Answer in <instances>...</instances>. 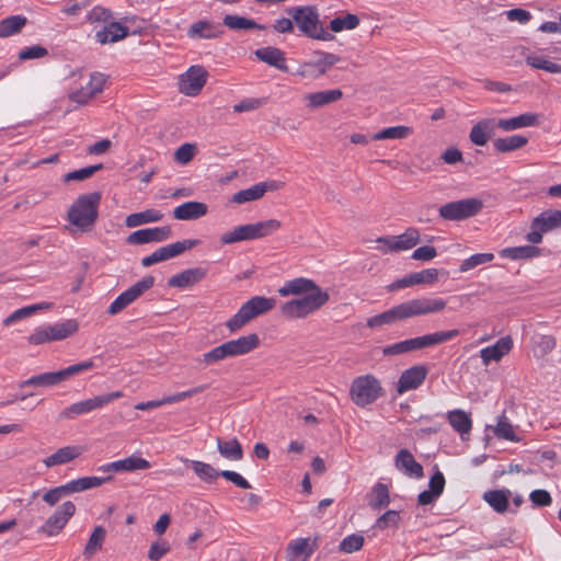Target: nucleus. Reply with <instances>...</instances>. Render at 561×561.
<instances>
[{"label":"nucleus","instance_id":"1","mask_svg":"<svg viewBox=\"0 0 561 561\" xmlns=\"http://www.w3.org/2000/svg\"><path fill=\"white\" fill-rule=\"evenodd\" d=\"M446 300L433 297H419L401 302L392 308L370 317L367 320V327L380 328L382 325L393 324L398 321H404L410 318L438 313L446 308Z\"/></svg>","mask_w":561,"mask_h":561},{"label":"nucleus","instance_id":"2","mask_svg":"<svg viewBox=\"0 0 561 561\" xmlns=\"http://www.w3.org/2000/svg\"><path fill=\"white\" fill-rule=\"evenodd\" d=\"M101 193L91 192L82 194L70 206L67 220L80 232H89L93 229L98 217Z\"/></svg>","mask_w":561,"mask_h":561},{"label":"nucleus","instance_id":"3","mask_svg":"<svg viewBox=\"0 0 561 561\" xmlns=\"http://www.w3.org/2000/svg\"><path fill=\"white\" fill-rule=\"evenodd\" d=\"M299 32L312 39L330 42L335 36L327 31L320 20L316 5L293 7L287 9Z\"/></svg>","mask_w":561,"mask_h":561},{"label":"nucleus","instance_id":"4","mask_svg":"<svg viewBox=\"0 0 561 561\" xmlns=\"http://www.w3.org/2000/svg\"><path fill=\"white\" fill-rule=\"evenodd\" d=\"M275 305L274 298L254 296L239 308L237 313L226 322V327L230 332H236L254 318L272 310Z\"/></svg>","mask_w":561,"mask_h":561},{"label":"nucleus","instance_id":"5","mask_svg":"<svg viewBox=\"0 0 561 561\" xmlns=\"http://www.w3.org/2000/svg\"><path fill=\"white\" fill-rule=\"evenodd\" d=\"M93 367H94V363L91 359L84 360V362L68 366L66 368H62L60 370L47 371V373L32 376V377L27 378L26 380L20 382L19 387L20 388L54 387V386H57V385L61 383L62 381L69 379L70 377L79 375L89 369H92Z\"/></svg>","mask_w":561,"mask_h":561},{"label":"nucleus","instance_id":"6","mask_svg":"<svg viewBox=\"0 0 561 561\" xmlns=\"http://www.w3.org/2000/svg\"><path fill=\"white\" fill-rule=\"evenodd\" d=\"M112 480V476L106 477H82L71 480L66 484L53 488L44 493L43 501L49 506L57 504L62 497L72 493L83 492L93 488H98Z\"/></svg>","mask_w":561,"mask_h":561},{"label":"nucleus","instance_id":"7","mask_svg":"<svg viewBox=\"0 0 561 561\" xmlns=\"http://www.w3.org/2000/svg\"><path fill=\"white\" fill-rule=\"evenodd\" d=\"M328 291L306 295L298 299H291L280 306V313L288 319H301L319 310L329 301Z\"/></svg>","mask_w":561,"mask_h":561},{"label":"nucleus","instance_id":"8","mask_svg":"<svg viewBox=\"0 0 561 561\" xmlns=\"http://www.w3.org/2000/svg\"><path fill=\"white\" fill-rule=\"evenodd\" d=\"M382 396L380 381L370 374L356 377L351 385V400L360 408H365Z\"/></svg>","mask_w":561,"mask_h":561},{"label":"nucleus","instance_id":"9","mask_svg":"<svg viewBox=\"0 0 561 561\" xmlns=\"http://www.w3.org/2000/svg\"><path fill=\"white\" fill-rule=\"evenodd\" d=\"M78 329L79 324L77 320L69 319L62 322L38 327L34 330V332L28 336L27 340L28 343L33 345H39L53 341H60L75 334L78 331Z\"/></svg>","mask_w":561,"mask_h":561},{"label":"nucleus","instance_id":"10","mask_svg":"<svg viewBox=\"0 0 561 561\" xmlns=\"http://www.w3.org/2000/svg\"><path fill=\"white\" fill-rule=\"evenodd\" d=\"M483 208V202L477 197L454 201L438 208L439 216L449 221H461L478 215Z\"/></svg>","mask_w":561,"mask_h":561},{"label":"nucleus","instance_id":"11","mask_svg":"<svg viewBox=\"0 0 561 561\" xmlns=\"http://www.w3.org/2000/svg\"><path fill=\"white\" fill-rule=\"evenodd\" d=\"M124 393L122 391H113L108 393L99 394L94 398L85 399L79 402H75L64 409L59 417L64 420H71L79 415L88 414L92 411L104 408L110 404L114 400L123 398Z\"/></svg>","mask_w":561,"mask_h":561},{"label":"nucleus","instance_id":"12","mask_svg":"<svg viewBox=\"0 0 561 561\" xmlns=\"http://www.w3.org/2000/svg\"><path fill=\"white\" fill-rule=\"evenodd\" d=\"M561 227V209H548L535 217L530 224V231L526 234L529 243L538 244L543 233Z\"/></svg>","mask_w":561,"mask_h":561},{"label":"nucleus","instance_id":"13","mask_svg":"<svg viewBox=\"0 0 561 561\" xmlns=\"http://www.w3.org/2000/svg\"><path fill=\"white\" fill-rule=\"evenodd\" d=\"M154 284L152 276L144 277L142 279L135 283L128 289L119 294L116 299L107 308V313L115 316L123 311L127 306L133 304L139 298L146 290L150 289Z\"/></svg>","mask_w":561,"mask_h":561},{"label":"nucleus","instance_id":"14","mask_svg":"<svg viewBox=\"0 0 561 561\" xmlns=\"http://www.w3.org/2000/svg\"><path fill=\"white\" fill-rule=\"evenodd\" d=\"M316 54L319 55V58L302 62L296 72L298 76L306 79H318L341 59L332 53L317 51Z\"/></svg>","mask_w":561,"mask_h":561},{"label":"nucleus","instance_id":"15","mask_svg":"<svg viewBox=\"0 0 561 561\" xmlns=\"http://www.w3.org/2000/svg\"><path fill=\"white\" fill-rule=\"evenodd\" d=\"M76 513V505L71 501L64 502L38 528L49 537L58 535Z\"/></svg>","mask_w":561,"mask_h":561},{"label":"nucleus","instance_id":"16","mask_svg":"<svg viewBox=\"0 0 561 561\" xmlns=\"http://www.w3.org/2000/svg\"><path fill=\"white\" fill-rule=\"evenodd\" d=\"M198 242L199 241L196 239H190L161 247L154 252H152L150 255L142 257L141 265L144 267H149L156 263L175 257L182 254L183 252L193 249L198 244Z\"/></svg>","mask_w":561,"mask_h":561},{"label":"nucleus","instance_id":"17","mask_svg":"<svg viewBox=\"0 0 561 561\" xmlns=\"http://www.w3.org/2000/svg\"><path fill=\"white\" fill-rule=\"evenodd\" d=\"M105 82L106 77L103 73H91L89 81L84 85L81 84L69 93V99L79 105H85L91 99L103 91Z\"/></svg>","mask_w":561,"mask_h":561},{"label":"nucleus","instance_id":"18","mask_svg":"<svg viewBox=\"0 0 561 561\" xmlns=\"http://www.w3.org/2000/svg\"><path fill=\"white\" fill-rule=\"evenodd\" d=\"M207 71L202 66H192L180 77L179 89L188 96L197 95L207 81Z\"/></svg>","mask_w":561,"mask_h":561},{"label":"nucleus","instance_id":"19","mask_svg":"<svg viewBox=\"0 0 561 561\" xmlns=\"http://www.w3.org/2000/svg\"><path fill=\"white\" fill-rule=\"evenodd\" d=\"M172 236L170 226L139 229L131 232L127 238L128 244H147L151 242H163Z\"/></svg>","mask_w":561,"mask_h":561},{"label":"nucleus","instance_id":"20","mask_svg":"<svg viewBox=\"0 0 561 561\" xmlns=\"http://www.w3.org/2000/svg\"><path fill=\"white\" fill-rule=\"evenodd\" d=\"M428 369L424 365H415L405 369L397 385V391L402 394L407 391L417 389L425 380Z\"/></svg>","mask_w":561,"mask_h":561},{"label":"nucleus","instance_id":"21","mask_svg":"<svg viewBox=\"0 0 561 561\" xmlns=\"http://www.w3.org/2000/svg\"><path fill=\"white\" fill-rule=\"evenodd\" d=\"M318 537L313 539L297 538L291 540L286 548L287 559L293 561H307L318 549Z\"/></svg>","mask_w":561,"mask_h":561},{"label":"nucleus","instance_id":"22","mask_svg":"<svg viewBox=\"0 0 561 561\" xmlns=\"http://www.w3.org/2000/svg\"><path fill=\"white\" fill-rule=\"evenodd\" d=\"M318 291H323L320 286H318L312 279L306 277H297L290 280H287L279 289L278 294L282 297H287L290 295L299 296V295H311L318 294Z\"/></svg>","mask_w":561,"mask_h":561},{"label":"nucleus","instance_id":"23","mask_svg":"<svg viewBox=\"0 0 561 561\" xmlns=\"http://www.w3.org/2000/svg\"><path fill=\"white\" fill-rule=\"evenodd\" d=\"M222 34L224 28L219 23L207 20L196 21L187 30V36L192 39H213Z\"/></svg>","mask_w":561,"mask_h":561},{"label":"nucleus","instance_id":"24","mask_svg":"<svg viewBox=\"0 0 561 561\" xmlns=\"http://www.w3.org/2000/svg\"><path fill=\"white\" fill-rule=\"evenodd\" d=\"M394 466L405 476L420 479L423 477V467L414 459L411 451L400 449L394 457Z\"/></svg>","mask_w":561,"mask_h":561},{"label":"nucleus","instance_id":"25","mask_svg":"<svg viewBox=\"0 0 561 561\" xmlns=\"http://www.w3.org/2000/svg\"><path fill=\"white\" fill-rule=\"evenodd\" d=\"M512 347L513 340L510 335L499 339L493 345L480 351L482 363L488 366L492 360L499 362L504 355L510 353Z\"/></svg>","mask_w":561,"mask_h":561},{"label":"nucleus","instance_id":"26","mask_svg":"<svg viewBox=\"0 0 561 561\" xmlns=\"http://www.w3.org/2000/svg\"><path fill=\"white\" fill-rule=\"evenodd\" d=\"M539 124V115L536 113H523L511 118H501L496 121L497 128L504 131L516 130L524 127H533Z\"/></svg>","mask_w":561,"mask_h":561},{"label":"nucleus","instance_id":"27","mask_svg":"<svg viewBox=\"0 0 561 561\" xmlns=\"http://www.w3.org/2000/svg\"><path fill=\"white\" fill-rule=\"evenodd\" d=\"M496 119L484 118L474 124L470 130L469 138L477 146H484L495 134Z\"/></svg>","mask_w":561,"mask_h":561},{"label":"nucleus","instance_id":"28","mask_svg":"<svg viewBox=\"0 0 561 561\" xmlns=\"http://www.w3.org/2000/svg\"><path fill=\"white\" fill-rule=\"evenodd\" d=\"M255 57L280 71H287L286 57L283 50L277 47L266 46L254 51Z\"/></svg>","mask_w":561,"mask_h":561},{"label":"nucleus","instance_id":"29","mask_svg":"<svg viewBox=\"0 0 561 561\" xmlns=\"http://www.w3.org/2000/svg\"><path fill=\"white\" fill-rule=\"evenodd\" d=\"M208 207L205 203L190 201L173 209V217L178 220H196L207 214Z\"/></svg>","mask_w":561,"mask_h":561},{"label":"nucleus","instance_id":"30","mask_svg":"<svg viewBox=\"0 0 561 561\" xmlns=\"http://www.w3.org/2000/svg\"><path fill=\"white\" fill-rule=\"evenodd\" d=\"M229 351L230 357L244 355L256 348L260 344V337L256 333H251L225 342Z\"/></svg>","mask_w":561,"mask_h":561},{"label":"nucleus","instance_id":"31","mask_svg":"<svg viewBox=\"0 0 561 561\" xmlns=\"http://www.w3.org/2000/svg\"><path fill=\"white\" fill-rule=\"evenodd\" d=\"M206 276V271L201 267L187 268L168 279L170 287L187 288L195 285Z\"/></svg>","mask_w":561,"mask_h":561},{"label":"nucleus","instance_id":"32","mask_svg":"<svg viewBox=\"0 0 561 561\" xmlns=\"http://www.w3.org/2000/svg\"><path fill=\"white\" fill-rule=\"evenodd\" d=\"M128 35V27L121 24L119 22H111L102 30L95 33V39L98 43L104 45L110 43H116Z\"/></svg>","mask_w":561,"mask_h":561},{"label":"nucleus","instance_id":"33","mask_svg":"<svg viewBox=\"0 0 561 561\" xmlns=\"http://www.w3.org/2000/svg\"><path fill=\"white\" fill-rule=\"evenodd\" d=\"M512 492L508 489L490 490L483 493L482 499L499 514L508 510V501Z\"/></svg>","mask_w":561,"mask_h":561},{"label":"nucleus","instance_id":"34","mask_svg":"<svg viewBox=\"0 0 561 561\" xmlns=\"http://www.w3.org/2000/svg\"><path fill=\"white\" fill-rule=\"evenodd\" d=\"M343 92L340 89L318 91L305 95L307 106L318 108L341 100Z\"/></svg>","mask_w":561,"mask_h":561},{"label":"nucleus","instance_id":"35","mask_svg":"<svg viewBox=\"0 0 561 561\" xmlns=\"http://www.w3.org/2000/svg\"><path fill=\"white\" fill-rule=\"evenodd\" d=\"M82 454V448L79 446H65L48 456L43 460L47 468L68 463Z\"/></svg>","mask_w":561,"mask_h":561},{"label":"nucleus","instance_id":"36","mask_svg":"<svg viewBox=\"0 0 561 561\" xmlns=\"http://www.w3.org/2000/svg\"><path fill=\"white\" fill-rule=\"evenodd\" d=\"M447 420L460 437L466 439V435H469L472 427V420L470 415L463 410L456 409L447 413Z\"/></svg>","mask_w":561,"mask_h":561},{"label":"nucleus","instance_id":"37","mask_svg":"<svg viewBox=\"0 0 561 561\" xmlns=\"http://www.w3.org/2000/svg\"><path fill=\"white\" fill-rule=\"evenodd\" d=\"M459 335L458 330H448V331H437L434 333L425 334L422 336L414 337V341H416V348H425L431 347L434 345H438L442 343H445L447 341L453 340L454 337Z\"/></svg>","mask_w":561,"mask_h":561},{"label":"nucleus","instance_id":"38","mask_svg":"<svg viewBox=\"0 0 561 561\" xmlns=\"http://www.w3.org/2000/svg\"><path fill=\"white\" fill-rule=\"evenodd\" d=\"M255 231L254 224H248L236 227L233 230L224 233L220 241L224 244H231L239 241L254 240Z\"/></svg>","mask_w":561,"mask_h":561},{"label":"nucleus","instance_id":"39","mask_svg":"<svg viewBox=\"0 0 561 561\" xmlns=\"http://www.w3.org/2000/svg\"><path fill=\"white\" fill-rule=\"evenodd\" d=\"M163 218V214L158 209H146L139 213H133L125 219L128 228L138 227L146 224L157 222Z\"/></svg>","mask_w":561,"mask_h":561},{"label":"nucleus","instance_id":"40","mask_svg":"<svg viewBox=\"0 0 561 561\" xmlns=\"http://www.w3.org/2000/svg\"><path fill=\"white\" fill-rule=\"evenodd\" d=\"M420 241V231L416 228L410 227L403 233L394 236V241L391 243L392 251H407L415 247Z\"/></svg>","mask_w":561,"mask_h":561},{"label":"nucleus","instance_id":"41","mask_svg":"<svg viewBox=\"0 0 561 561\" xmlns=\"http://www.w3.org/2000/svg\"><path fill=\"white\" fill-rule=\"evenodd\" d=\"M541 254V249L530 245H520L513 248H505L500 252L502 257H506L513 261L537 257Z\"/></svg>","mask_w":561,"mask_h":561},{"label":"nucleus","instance_id":"42","mask_svg":"<svg viewBox=\"0 0 561 561\" xmlns=\"http://www.w3.org/2000/svg\"><path fill=\"white\" fill-rule=\"evenodd\" d=\"M217 449L228 460L238 461L243 458L242 446L237 438L230 440L217 438Z\"/></svg>","mask_w":561,"mask_h":561},{"label":"nucleus","instance_id":"43","mask_svg":"<svg viewBox=\"0 0 561 561\" xmlns=\"http://www.w3.org/2000/svg\"><path fill=\"white\" fill-rule=\"evenodd\" d=\"M27 19L24 15H10L0 21V38L9 37L21 32L26 25Z\"/></svg>","mask_w":561,"mask_h":561},{"label":"nucleus","instance_id":"44","mask_svg":"<svg viewBox=\"0 0 561 561\" xmlns=\"http://www.w3.org/2000/svg\"><path fill=\"white\" fill-rule=\"evenodd\" d=\"M525 62L534 69L543 70L549 73H561V65L552 61L543 55H528L525 58Z\"/></svg>","mask_w":561,"mask_h":561},{"label":"nucleus","instance_id":"45","mask_svg":"<svg viewBox=\"0 0 561 561\" xmlns=\"http://www.w3.org/2000/svg\"><path fill=\"white\" fill-rule=\"evenodd\" d=\"M105 537L106 530L104 529V527H94L83 550V556L85 559H91L98 551L102 549Z\"/></svg>","mask_w":561,"mask_h":561},{"label":"nucleus","instance_id":"46","mask_svg":"<svg viewBox=\"0 0 561 561\" xmlns=\"http://www.w3.org/2000/svg\"><path fill=\"white\" fill-rule=\"evenodd\" d=\"M190 462L194 473L205 483H211L220 477V471H217L211 465L199 460H185Z\"/></svg>","mask_w":561,"mask_h":561},{"label":"nucleus","instance_id":"47","mask_svg":"<svg viewBox=\"0 0 561 561\" xmlns=\"http://www.w3.org/2000/svg\"><path fill=\"white\" fill-rule=\"evenodd\" d=\"M528 142V138L522 135H513L504 138H497L493 146L499 152H510L523 148Z\"/></svg>","mask_w":561,"mask_h":561},{"label":"nucleus","instance_id":"48","mask_svg":"<svg viewBox=\"0 0 561 561\" xmlns=\"http://www.w3.org/2000/svg\"><path fill=\"white\" fill-rule=\"evenodd\" d=\"M494 435L500 439L518 442L519 437L515 434L514 427L507 416L503 413L497 416L496 425L492 427Z\"/></svg>","mask_w":561,"mask_h":561},{"label":"nucleus","instance_id":"49","mask_svg":"<svg viewBox=\"0 0 561 561\" xmlns=\"http://www.w3.org/2000/svg\"><path fill=\"white\" fill-rule=\"evenodd\" d=\"M224 25L231 30H265V25L259 24L254 20L232 14H227L224 18Z\"/></svg>","mask_w":561,"mask_h":561},{"label":"nucleus","instance_id":"50","mask_svg":"<svg viewBox=\"0 0 561 561\" xmlns=\"http://www.w3.org/2000/svg\"><path fill=\"white\" fill-rule=\"evenodd\" d=\"M359 25V18L353 13H346L343 16H336L330 21L329 27L333 33L351 31Z\"/></svg>","mask_w":561,"mask_h":561},{"label":"nucleus","instance_id":"51","mask_svg":"<svg viewBox=\"0 0 561 561\" xmlns=\"http://www.w3.org/2000/svg\"><path fill=\"white\" fill-rule=\"evenodd\" d=\"M390 503L389 489L386 484L378 482L371 490L369 506L374 510H381Z\"/></svg>","mask_w":561,"mask_h":561},{"label":"nucleus","instance_id":"52","mask_svg":"<svg viewBox=\"0 0 561 561\" xmlns=\"http://www.w3.org/2000/svg\"><path fill=\"white\" fill-rule=\"evenodd\" d=\"M412 134V128L409 126H391L381 129L373 136L374 140L385 139H403Z\"/></svg>","mask_w":561,"mask_h":561},{"label":"nucleus","instance_id":"53","mask_svg":"<svg viewBox=\"0 0 561 561\" xmlns=\"http://www.w3.org/2000/svg\"><path fill=\"white\" fill-rule=\"evenodd\" d=\"M534 353L537 357H543L556 347V339L552 335L538 334L534 336Z\"/></svg>","mask_w":561,"mask_h":561},{"label":"nucleus","instance_id":"54","mask_svg":"<svg viewBox=\"0 0 561 561\" xmlns=\"http://www.w3.org/2000/svg\"><path fill=\"white\" fill-rule=\"evenodd\" d=\"M118 463H119V467H121V472H133V471H137V470H146V469H149L150 468V462L138 456V455H131L127 458H124V459H119L118 460Z\"/></svg>","mask_w":561,"mask_h":561},{"label":"nucleus","instance_id":"55","mask_svg":"<svg viewBox=\"0 0 561 561\" xmlns=\"http://www.w3.org/2000/svg\"><path fill=\"white\" fill-rule=\"evenodd\" d=\"M264 195V190L257 183L251 187L241 190L233 194L232 202L237 204H243L252 201H256Z\"/></svg>","mask_w":561,"mask_h":561},{"label":"nucleus","instance_id":"56","mask_svg":"<svg viewBox=\"0 0 561 561\" xmlns=\"http://www.w3.org/2000/svg\"><path fill=\"white\" fill-rule=\"evenodd\" d=\"M494 254L493 253H477L471 255L470 257L463 260L459 266V271L465 273L468 272L479 265L489 263L493 261Z\"/></svg>","mask_w":561,"mask_h":561},{"label":"nucleus","instance_id":"57","mask_svg":"<svg viewBox=\"0 0 561 561\" xmlns=\"http://www.w3.org/2000/svg\"><path fill=\"white\" fill-rule=\"evenodd\" d=\"M49 306H50L49 304H37V305H32V306L20 308L18 310H15L14 312H12L3 321V323L5 325H10V324H12V323L23 319V318L32 316L35 311L44 309V308H48Z\"/></svg>","mask_w":561,"mask_h":561},{"label":"nucleus","instance_id":"58","mask_svg":"<svg viewBox=\"0 0 561 561\" xmlns=\"http://www.w3.org/2000/svg\"><path fill=\"white\" fill-rule=\"evenodd\" d=\"M415 343H416V341H414V337L408 339V340L400 341L398 343L386 346L382 352H383V355H387V356L413 352V351L417 350Z\"/></svg>","mask_w":561,"mask_h":561},{"label":"nucleus","instance_id":"59","mask_svg":"<svg viewBox=\"0 0 561 561\" xmlns=\"http://www.w3.org/2000/svg\"><path fill=\"white\" fill-rule=\"evenodd\" d=\"M280 228V221L277 219H268L254 224L255 238H264L273 234Z\"/></svg>","mask_w":561,"mask_h":561},{"label":"nucleus","instance_id":"60","mask_svg":"<svg viewBox=\"0 0 561 561\" xmlns=\"http://www.w3.org/2000/svg\"><path fill=\"white\" fill-rule=\"evenodd\" d=\"M113 18V13L110 9L104 8L102 5H95L93 7L88 13H87V22L93 24V23H106Z\"/></svg>","mask_w":561,"mask_h":561},{"label":"nucleus","instance_id":"61","mask_svg":"<svg viewBox=\"0 0 561 561\" xmlns=\"http://www.w3.org/2000/svg\"><path fill=\"white\" fill-rule=\"evenodd\" d=\"M364 545V537L362 535L352 534L346 536L339 546L340 551L352 553L358 551Z\"/></svg>","mask_w":561,"mask_h":561},{"label":"nucleus","instance_id":"62","mask_svg":"<svg viewBox=\"0 0 561 561\" xmlns=\"http://www.w3.org/2000/svg\"><path fill=\"white\" fill-rule=\"evenodd\" d=\"M437 268H426L421 272L411 273L412 282L415 285L434 284L438 279Z\"/></svg>","mask_w":561,"mask_h":561},{"label":"nucleus","instance_id":"63","mask_svg":"<svg viewBox=\"0 0 561 561\" xmlns=\"http://www.w3.org/2000/svg\"><path fill=\"white\" fill-rule=\"evenodd\" d=\"M230 357L229 351L227 348L226 343H222L219 346L214 347L209 352L203 354V360L207 365L215 364L219 360Z\"/></svg>","mask_w":561,"mask_h":561},{"label":"nucleus","instance_id":"64","mask_svg":"<svg viewBox=\"0 0 561 561\" xmlns=\"http://www.w3.org/2000/svg\"><path fill=\"white\" fill-rule=\"evenodd\" d=\"M196 147L193 144H183L174 152V159L181 164L188 163L195 156Z\"/></svg>","mask_w":561,"mask_h":561}]
</instances>
